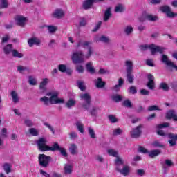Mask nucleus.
<instances>
[{
	"instance_id": "f257e3e1",
	"label": "nucleus",
	"mask_w": 177,
	"mask_h": 177,
	"mask_svg": "<svg viewBox=\"0 0 177 177\" xmlns=\"http://www.w3.org/2000/svg\"><path fill=\"white\" fill-rule=\"evenodd\" d=\"M91 45H92L91 41L80 40L77 42L76 45L77 48H83V49L87 48L88 52L86 55H84V52H82V50L74 52L72 54L71 59L72 62L75 63V64H77L78 63H84L85 59H89V57L92 56V53H93V49L92 48V46H91Z\"/></svg>"
},
{
	"instance_id": "f03ea898",
	"label": "nucleus",
	"mask_w": 177,
	"mask_h": 177,
	"mask_svg": "<svg viewBox=\"0 0 177 177\" xmlns=\"http://www.w3.org/2000/svg\"><path fill=\"white\" fill-rule=\"evenodd\" d=\"M115 164L116 166V171L119 172L121 175H123V176H128L131 174V167L129 165H127L124 164V161L120 158H118L115 160ZM123 165L122 167H121Z\"/></svg>"
},
{
	"instance_id": "7ed1b4c3",
	"label": "nucleus",
	"mask_w": 177,
	"mask_h": 177,
	"mask_svg": "<svg viewBox=\"0 0 177 177\" xmlns=\"http://www.w3.org/2000/svg\"><path fill=\"white\" fill-rule=\"evenodd\" d=\"M140 49L142 52H145V50H147V49H149L151 55H157V53L162 54L164 53V52H165V48L154 44L142 45L140 46Z\"/></svg>"
},
{
	"instance_id": "20e7f679",
	"label": "nucleus",
	"mask_w": 177,
	"mask_h": 177,
	"mask_svg": "<svg viewBox=\"0 0 177 177\" xmlns=\"http://www.w3.org/2000/svg\"><path fill=\"white\" fill-rule=\"evenodd\" d=\"M37 145L40 151H53L58 148L57 143H55L52 147L46 145V139L41 138L37 141Z\"/></svg>"
},
{
	"instance_id": "39448f33",
	"label": "nucleus",
	"mask_w": 177,
	"mask_h": 177,
	"mask_svg": "<svg viewBox=\"0 0 177 177\" xmlns=\"http://www.w3.org/2000/svg\"><path fill=\"white\" fill-rule=\"evenodd\" d=\"M46 96L50 97V103L51 104H64V99L59 98V92L57 91H50L46 94Z\"/></svg>"
},
{
	"instance_id": "423d86ee",
	"label": "nucleus",
	"mask_w": 177,
	"mask_h": 177,
	"mask_svg": "<svg viewBox=\"0 0 177 177\" xmlns=\"http://www.w3.org/2000/svg\"><path fill=\"white\" fill-rule=\"evenodd\" d=\"M80 99L83 102L82 104V107L84 108L85 110H88L89 107H91V100L92 99L91 94L88 93H81L80 95Z\"/></svg>"
},
{
	"instance_id": "0eeeda50",
	"label": "nucleus",
	"mask_w": 177,
	"mask_h": 177,
	"mask_svg": "<svg viewBox=\"0 0 177 177\" xmlns=\"http://www.w3.org/2000/svg\"><path fill=\"white\" fill-rule=\"evenodd\" d=\"M38 159H39V165H41L44 168H46V167L49 165V162H50V160H52L50 156H48L45 154H39Z\"/></svg>"
},
{
	"instance_id": "6e6552de",
	"label": "nucleus",
	"mask_w": 177,
	"mask_h": 177,
	"mask_svg": "<svg viewBox=\"0 0 177 177\" xmlns=\"http://www.w3.org/2000/svg\"><path fill=\"white\" fill-rule=\"evenodd\" d=\"M160 10L164 13H166L167 17L172 18L175 17V16H177V13L172 12V11H171V8L167 6L161 7Z\"/></svg>"
},
{
	"instance_id": "1a4fd4ad",
	"label": "nucleus",
	"mask_w": 177,
	"mask_h": 177,
	"mask_svg": "<svg viewBox=\"0 0 177 177\" xmlns=\"http://www.w3.org/2000/svg\"><path fill=\"white\" fill-rule=\"evenodd\" d=\"M148 82L147 84V88L151 91H153L156 88V83H154V76L151 74L147 75Z\"/></svg>"
},
{
	"instance_id": "9d476101",
	"label": "nucleus",
	"mask_w": 177,
	"mask_h": 177,
	"mask_svg": "<svg viewBox=\"0 0 177 177\" xmlns=\"http://www.w3.org/2000/svg\"><path fill=\"white\" fill-rule=\"evenodd\" d=\"M63 171L65 175H71L74 171V165L71 163H66L64 165Z\"/></svg>"
},
{
	"instance_id": "9b49d317",
	"label": "nucleus",
	"mask_w": 177,
	"mask_h": 177,
	"mask_svg": "<svg viewBox=\"0 0 177 177\" xmlns=\"http://www.w3.org/2000/svg\"><path fill=\"white\" fill-rule=\"evenodd\" d=\"M50 81V80L48 78H44L42 80L39 84L40 93H45V92H46V85L49 84Z\"/></svg>"
},
{
	"instance_id": "f8f14e48",
	"label": "nucleus",
	"mask_w": 177,
	"mask_h": 177,
	"mask_svg": "<svg viewBox=\"0 0 177 177\" xmlns=\"http://www.w3.org/2000/svg\"><path fill=\"white\" fill-rule=\"evenodd\" d=\"M142 128H143V125L140 124L136 127L135 129H133L131 131V135L132 138H139L140 136V134L142 133Z\"/></svg>"
},
{
	"instance_id": "ddd939ff",
	"label": "nucleus",
	"mask_w": 177,
	"mask_h": 177,
	"mask_svg": "<svg viewBox=\"0 0 177 177\" xmlns=\"http://www.w3.org/2000/svg\"><path fill=\"white\" fill-rule=\"evenodd\" d=\"M168 127H169V124L167 122L158 124L156 126V128H158V129L157 131V134L159 135L160 136H165V133H164V131L161 129H162V128H168Z\"/></svg>"
},
{
	"instance_id": "4468645a",
	"label": "nucleus",
	"mask_w": 177,
	"mask_h": 177,
	"mask_svg": "<svg viewBox=\"0 0 177 177\" xmlns=\"http://www.w3.org/2000/svg\"><path fill=\"white\" fill-rule=\"evenodd\" d=\"M143 16L145 19H143V18L141 17L140 21H145V20H149V21H157V20H158V17L151 14H145L143 15Z\"/></svg>"
},
{
	"instance_id": "2eb2a0df",
	"label": "nucleus",
	"mask_w": 177,
	"mask_h": 177,
	"mask_svg": "<svg viewBox=\"0 0 177 177\" xmlns=\"http://www.w3.org/2000/svg\"><path fill=\"white\" fill-rule=\"evenodd\" d=\"M28 44L30 48H32L34 45L39 46V45L41 44V40L38 39V37H32L28 40Z\"/></svg>"
},
{
	"instance_id": "dca6fc26",
	"label": "nucleus",
	"mask_w": 177,
	"mask_h": 177,
	"mask_svg": "<svg viewBox=\"0 0 177 177\" xmlns=\"http://www.w3.org/2000/svg\"><path fill=\"white\" fill-rule=\"evenodd\" d=\"M15 21L18 26H23L27 21V18L23 15H17L15 17Z\"/></svg>"
},
{
	"instance_id": "f3484780",
	"label": "nucleus",
	"mask_w": 177,
	"mask_h": 177,
	"mask_svg": "<svg viewBox=\"0 0 177 177\" xmlns=\"http://www.w3.org/2000/svg\"><path fill=\"white\" fill-rule=\"evenodd\" d=\"M94 41L95 42H104L105 44H107L108 42H109L110 39H109V37L105 36L97 35L94 37Z\"/></svg>"
},
{
	"instance_id": "a211bd4d",
	"label": "nucleus",
	"mask_w": 177,
	"mask_h": 177,
	"mask_svg": "<svg viewBox=\"0 0 177 177\" xmlns=\"http://www.w3.org/2000/svg\"><path fill=\"white\" fill-rule=\"evenodd\" d=\"M53 16L56 19H61V17L64 16V11L60 8H57L53 12Z\"/></svg>"
},
{
	"instance_id": "6ab92c4d",
	"label": "nucleus",
	"mask_w": 177,
	"mask_h": 177,
	"mask_svg": "<svg viewBox=\"0 0 177 177\" xmlns=\"http://www.w3.org/2000/svg\"><path fill=\"white\" fill-rule=\"evenodd\" d=\"M10 96L12 99L13 103H19L20 100V97H19V93L16 91H12L10 92Z\"/></svg>"
},
{
	"instance_id": "aec40b11",
	"label": "nucleus",
	"mask_w": 177,
	"mask_h": 177,
	"mask_svg": "<svg viewBox=\"0 0 177 177\" xmlns=\"http://www.w3.org/2000/svg\"><path fill=\"white\" fill-rule=\"evenodd\" d=\"M168 138H169V143L170 146H175L176 145V140H177V135L176 134H173V133H169L168 135Z\"/></svg>"
},
{
	"instance_id": "412c9836",
	"label": "nucleus",
	"mask_w": 177,
	"mask_h": 177,
	"mask_svg": "<svg viewBox=\"0 0 177 177\" xmlns=\"http://www.w3.org/2000/svg\"><path fill=\"white\" fill-rule=\"evenodd\" d=\"M127 73H132L133 70V62L129 59L125 61Z\"/></svg>"
},
{
	"instance_id": "4be33fe9",
	"label": "nucleus",
	"mask_w": 177,
	"mask_h": 177,
	"mask_svg": "<svg viewBox=\"0 0 177 177\" xmlns=\"http://www.w3.org/2000/svg\"><path fill=\"white\" fill-rule=\"evenodd\" d=\"M166 118L177 121V114L175 113V111H169L166 114Z\"/></svg>"
},
{
	"instance_id": "5701e85b",
	"label": "nucleus",
	"mask_w": 177,
	"mask_h": 177,
	"mask_svg": "<svg viewBox=\"0 0 177 177\" xmlns=\"http://www.w3.org/2000/svg\"><path fill=\"white\" fill-rule=\"evenodd\" d=\"M86 68L88 73H90V74H95V68L93 67V63L88 62L86 64Z\"/></svg>"
},
{
	"instance_id": "b1692460",
	"label": "nucleus",
	"mask_w": 177,
	"mask_h": 177,
	"mask_svg": "<svg viewBox=\"0 0 177 177\" xmlns=\"http://www.w3.org/2000/svg\"><path fill=\"white\" fill-rule=\"evenodd\" d=\"M174 167V162L169 159H166L162 163V167L165 169L167 168H171Z\"/></svg>"
},
{
	"instance_id": "393cba45",
	"label": "nucleus",
	"mask_w": 177,
	"mask_h": 177,
	"mask_svg": "<svg viewBox=\"0 0 177 177\" xmlns=\"http://www.w3.org/2000/svg\"><path fill=\"white\" fill-rule=\"evenodd\" d=\"M111 17V8H108L104 12L103 20L104 21H109V19Z\"/></svg>"
},
{
	"instance_id": "a878e982",
	"label": "nucleus",
	"mask_w": 177,
	"mask_h": 177,
	"mask_svg": "<svg viewBox=\"0 0 177 177\" xmlns=\"http://www.w3.org/2000/svg\"><path fill=\"white\" fill-rule=\"evenodd\" d=\"M69 151L71 154L75 155L78 153V149L77 147V145L71 144L69 147Z\"/></svg>"
},
{
	"instance_id": "bb28decb",
	"label": "nucleus",
	"mask_w": 177,
	"mask_h": 177,
	"mask_svg": "<svg viewBox=\"0 0 177 177\" xmlns=\"http://www.w3.org/2000/svg\"><path fill=\"white\" fill-rule=\"evenodd\" d=\"M148 153H149V156L151 157V158H153V157H157V156H160V154H161V150L155 149Z\"/></svg>"
},
{
	"instance_id": "cd10ccee",
	"label": "nucleus",
	"mask_w": 177,
	"mask_h": 177,
	"mask_svg": "<svg viewBox=\"0 0 177 177\" xmlns=\"http://www.w3.org/2000/svg\"><path fill=\"white\" fill-rule=\"evenodd\" d=\"M123 84H124V80H122V78H120L118 80V84H116L114 86L113 91H115V92H118V91L121 89V86H122Z\"/></svg>"
},
{
	"instance_id": "c85d7f7f",
	"label": "nucleus",
	"mask_w": 177,
	"mask_h": 177,
	"mask_svg": "<svg viewBox=\"0 0 177 177\" xmlns=\"http://www.w3.org/2000/svg\"><path fill=\"white\" fill-rule=\"evenodd\" d=\"M124 32L126 35H131V33L133 32V27L131 25L126 26L124 28Z\"/></svg>"
},
{
	"instance_id": "c756f323",
	"label": "nucleus",
	"mask_w": 177,
	"mask_h": 177,
	"mask_svg": "<svg viewBox=\"0 0 177 177\" xmlns=\"http://www.w3.org/2000/svg\"><path fill=\"white\" fill-rule=\"evenodd\" d=\"M13 50L14 49L12 44H8L3 48V52L6 55H9V53H10L11 52L12 53Z\"/></svg>"
},
{
	"instance_id": "7c9ffc66",
	"label": "nucleus",
	"mask_w": 177,
	"mask_h": 177,
	"mask_svg": "<svg viewBox=\"0 0 177 177\" xmlns=\"http://www.w3.org/2000/svg\"><path fill=\"white\" fill-rule=\"evenodd\" d=\"M87 131L91 139H96V133H95V129H93V128L89 127L87 128Z\"/></svg>"
},
{
	"instance_id": "2f4dec72",
	"label": "nucleus",
	"mask_w": 177,
	"mask_h": 177,
	"mask_svg": "<svg viewBox=\"0 0 177 177\" xmlns=\"http://www.w3.org/2000/svg\"><path fill=\"white\" fill-rule=\"evenodd\" d=\"M57 146L58 148L54 149L53 151H60V153H61L62 156H63V157H67V152L66 151V149L60 147V146H59V144H57Z\"/></svg>"
},
{
	"instance_id": "473e14b6",
	"label": "nucleus",
	"mask_w": 177,
	"mask_h": 177,
	"mask_svg": "<svg viewBox=\"0 0 177 177\" xmlns=\"http://www.w3.org/2000/svg\"><path fill=\"white\" fill-rule=\"evenodd\" d=\"M93 3V0H86L83 3L84 9H90V8H92Z\"/></svg>"
},
{
	"instance_id": "72a5a7b5",
	"label": "nucleus",
	"mask_w": 177,
	"mask_h": 177,
	"mask_svg": "<svg viewBox=\"0 0 177 177\" xmlns=\"http://www.w3.org/2000/svg\"><path fill=\"white\" fill-rule=\"evenodd\" d=\"M66 106L68 109H71V107H74L75 106V100L69 99L66 103Z\"/></svg>"
},
{
	"instance_id": "f704fd0d",
	"label": "nucleus",
	"mask_w": 177,
	"mask_h": 177,
	"mask_svg": "<svg viewBox=\"0 0 177 177\" xmlns=\"http://www.w3.org/2000/svg\"><path fill=\"white\" fill-rule=\"evenodd\" d=\"M47 29L50 34H55L57 31V27L52 25L47 26Z\"/></svg>"
},
{
	"instance_id": "c9c22d12",
	"label": "nucleus",
	"mask_w": 177,
	"mask_h": 177,
	"mask_svg": "<svg viewBox=\"0 0 177 177\" xmlns=\"http://www.w3.org/2000/svg\"><path fill=\"white\" fill-rule=\"evenodd\" d=\"M124 10H125V6H124L122 4H118L115 8V12L116 13L124 12Z\"/></svg>"
},
{
	"instance_id": "e433bc0d",
	"label": "nucleus",
	"mask_w": 177,
	"mask_h": 177,
	"mask_svg": "<svg viewBox=\"0 0 177 177\" xmlns=\"http://www.w3.org/2000/svg\"><path fill=\"white\" fill-rule=\"evenodd\" d=\"M107 153L109 156H112V157H116L118 158V152H117V151L113 149H109L107 150Z\"/></svg>"
},
{
	"instance_id": "4c0bfd02",
	"label": "nucleus",
	"mask_w": 177,
	"mask_h": 177,
	"mask_svg": "<svg viewBox=\"0 0 177 177\" xmlns=\"http://www.w3.org/2000/svg\"><path fill=\"white\" fill-rule=\"evenodd\" d=\"M9 6L8 0H0V9H6Z\"/></svg>"
},
{
	"instance_id": "58836bf2",
	"label": "nucleus",
	"mask_w": 177,
	"mask_h": 177,
	"mask_svg": "<svg viewBox=\"0 0 177 177\" xmlns=\"http://www.w3.org/2000/svg\"><path fill=\"white\" fill-rule=\"evenodd\" d=\"M77 86L80 91H85L86 89V87L85 86V82L82 80L77 81Z\"/></svg>"
},
{
	"instance_id": "ea45409f",
	"label": "nucleus",
	"mask_w": 177,
	"mask_h": 177,
	"mask_svg": "<svg viewBox=\"0 0 177 177\" xmlns=\"http://www.w3.org/2000/svg\"><path fill=\"white\" fill-rule=\"evenodd\" d=\"M17 71L22 74V73H24V71H28V68L26 66L19 65L18 66H17Z\"/></svg>"
},
{
	"instance_id": "a19ab883",
	"label": "nucleus",
	"mask_w": 177,
	"mask_h": 177,
	"mask_svg": "<svg viewBox=\"0 0 177 177\" xmlns=\"http://www.w3.org/2000/svg\"><path fill=\"white\" fill-rule=\"evenodd\" d=\"M12 56L13 57H17L18 59H21L23 57L24 55L23 53H19L17 50H12Z\"/></svg>"
},
{
	"instance_id": "79ce46f5",
	"label": "nucleus",
	"mask_w": 177,
	"mask_h": 177,
	"mask_svg": "<svg viewBox=\"0 0 177 177\" xmlns=\"http://www.w3.org/2000/svg\"><path fill=\"white\" fill-rule=\"evenodd\" d=\"M29 133H30L32 136H38L39 131L35 128H30L29 129Z\"/></svg>"
},
{
	"instance_id": "37998d69",
	"label": "nucleus",
	"mask_w": 177,
	"mask_h": 177,
	"mask_svg": "<svg viewBox=\"0 0 177 177\" xmlns=\"http://www.w3.org/2000/svg\"><path fill=\"white\" fill-rule=\"evenodd\" d=\"M28 82H29L30 85L35 86L37 84V78H35L32 76H29L28 77Z\"/></svg>"
},
{
	"instance_id": "c03bdc74",
	"label": "nucleus",
	"mask_w": 177,
	"mask_h": 177,
	"mask_svg": "<svg viewBox=\"0 0 177 177\" xmlns=\"http://www.w3.org/2000/svg\"><path fill=\"white\" fill-rule=\"evenodd\" d=\"M108 118L111 124H115V122H118V118H117L114 115H108Z\"/></svg>"
},
{
	"instance_id": "a18cd8bd",
	"label": "nucleus",
	"mask_w": 177,
	"mask_h": 177,
	"mask_svg": "<svg viewBox=\"0 0 177 177\" xmlns=\"http://www.w3.org/2000/svg\"><path fill=\"white\" fill-rule=\"evenodd\" d=\"M76 127L80 133H84V124L81 122H77L76 123Z\"/></svg>"
},
{
	"instance_id": "49530a36",
	"label": "nucleus",
	"mask_w": 177,
	"mask_h": 177,
	"mask_svg": "<svg viewBox=\"0 0 177 177\" xmlns=\"http://www.w3.org/2000/svg\"><path fill=\"white\" fill-rule=\"evenodd\" d=\"M97 88H103L104 86V82L102 81V78L99 77L96 81Z\"/></svg>"
},
{
	"instance_id": "de8ad7c7",
	"label": "nucleus",
	"mask_w": 177,
	"mask_h": 177,
	"mask_svg": "<svg viewBox=\"0 0 177 177\" xmlns=\"http://www.w3.org/2000/svg\"><path fill=\"white\" fill-rule=\"evenodd\" d=\"M112 100H113V102H121L122 100V97L120 95H114L111 97Z\"/></svg>"
},
{
	"instance_id": "09e8293b",
	"label": "nucleus",
	"mask_w": 177,
	"mask_h": 177,
	"mask_svg": "<svg viewBox=\"0 0 177 177\" xmlns=\"http://www.w3.org/2000/svg\"><path fill=\"white\" fill-rule=\"evenodd\" d=\"M40 102H41L42 103H44V104H45V106H48V104H49L50 103V98H48L46 96H44L43 97H41L39 99Z\"/></svg>"
},
{
	"instance_id": "8fccbe9b",
	"label": "nucleus",
	"mask_w": 177,
	"mask_h": 177,
	"mask_svg": "<svg viewBox=\"0 0 177 177\" xmlns=\"http://www.w3.org/2000/svg\"><path fill=\"white\" fill-rule=\"evenodd\" d=\"M3 169L6 172V174H9L11 172V168H10V164H8V163H6L3 165Z\"/></svg>"
},
{
	"instance_id": "3c124183",
	"label": "nucleus",
	"mask_w": 177,
	"mask_h": 177,
	"mask_svg": "<svg viewBox=\"0 0 177 177\" xmlns=\"http://www.w3.org/2000/svg\"><path fill=\"white\" fill-rule=\"evenodd\" d=\"M127 80L130 84L133 82V75H132V72H127Z\"/></svg>"
},
{
	"instance_id": "603ef678",
	"label": "nucleus",
	"mask_w": 177,
	"mask_h": 177,
	"mask_svg": "<svg viewBox=\"0 0 177 177\" xmlns=\"http://www.w3.org/2000/svg\"><path fill=\"white\" fill-rule=\"evenodd\" d=\"M58 69L61 73H66V71H67V66L65 64H59Z\"/></svg>"
},
{
	"instance_id": "864d4df0",
	"label": "nucleus",
	"mask_w": 177,
	"mask_h": 177,
	"mask_svg": "<svg viewBox=\"0 0 177 177\" xmlns=\"http://www.w3.org/2000/svg\"><path fill=\"white\" fill-rule=\"evenodd\" d=\"M152 146H153V147H164V144L158 140H156L152 143Z\"/></svg>"
},
{
	"instance_id": "5fc2aeb1",
	"label": "nucleus",
	"mask_w": 177,
	"mask_h": 177,
	"mask_svg": "<svg viewBox=\"0 0 177 177\" xmlns=\"http://www.w3.org/2000/svg\"><path fill=\"white\" fill-rule=\"evenodd\" d=\"M121 133H122V129H121L120 128H116V129H113V135H114L115 136L121 135Z\"/></svg>"
},
{
	"instance_id": "6e6d98bb",
	"label": "nucleus",
	"mask_w": 177,
	"mask_h": 177,
	"mask_svg": "<svg viewBox=\"0 0 177 177\" xmlns=\"http://www.w3.org/2000/svg\"><path fill=\"white\" fill-rule=\"evenodd\" d=\"M145 174H146V171L143 169H138L136 171V175H138V176H145Z\"/></svg>"
},
{
	"instance_id": "4d7b16f0",
	"label": "nucleus",
	"mask_w": 177,
	"mask_h": 177,
	"mask_svg": "<svg viewBox=\"0 0 177 177\" xmlns=\"http://www.w3.org/2000/svg\"><path fill=\"white\" fill-rule=\"evenodd\" d=\"M123 106H125V107H132V103L129 100H126L123 102Z\"/></svg>"
},
{
	"instance_id": "13d9d810",
	"label": "nucleus",
	"mask_w": 177,
	"mask_h": 177,
	"mask_svg": "<svg viewBox=\"0 0 177 177\" xmlns=\"http://www.w3.org/2000/svg\"><path fill=\"white\" fill-rule=\"evenodd\" d=\"M70 139H77L78 138V134L75 131H71L69 133Z\"/></svg>"
},
{
	"instance_id": "bf43d9fd",
	"label": "nucleus",
	"mask_w": 177,
	"mask_h": 177,
	"mask_svg": "<svg viewBox=\"0 0 177 177\" xmlns=\"http://www.w3.org/2000/svg\"><path fill=\"white\" fill-rule=\"evenodd\" d=\"M160 88H161V89H163V91H169V87L168 86V84H167L165 83H162L160 84Z\"/></svg>"
},
{
	"instance_id": "052dcab7",
	"label": "nucleus",
	"mask_w": 177,
	"mask_h": 177,
	"mask_svg": "<svg viewBox=\"0 0 177 177\" xmlns=\"http://www.w3.org/2000/svg\"><path fill=\"white\" fill-rule=\"evenodd\" d=\"M155 110H161L158 108V106H156V105H153L149 107H148V111H154Z\"/></svg>"
},
{
	"instance_id": "680f3d73",
	"label": "nucleus",
	"mask_w": 177,
	"mask_h": 177,
	"mask_svg": "<svg viewBox=\"0 0 177 177\" xmlns=\"http://www.w3.org/2000/svg\"><path fill=\"white\" fill-rule=\"evenodd\" d=\"M9 39H10V37H9V35H6L2 38V44H6V42H8V41H9Z\"/></svg>"
},
{
	"instance_id": "e2e57ef3",
	"label": "nucleus",
	"mask_w": 177,
	"mask_h": 177,
	"mask_svg": "<svg viewBox=\"0 0 177 177\" xmlns=\"http://www.w3.org/2000/svg\"><path fill=\"white\" fill-rule=\"evenodd\" d=\"M95 160H96V161H98L99 162H103L104 159L103 158V156H102L100 155H97L95 156Z\"/></svg>"
},
{
	"instance_id": "0e129e2a",
	"label": "nucleus",
	"mask_w": 177,
	"mask_h": 177,
	"mask_svg": "<svg viewBox=\"0 0 177 177\" xmlns=\"http://www.w3.org/2000/svg\"><path fill=\"white\" fill-rule=\"evenodd\" d=\"M138 151H140V153H143L144 154H146V153H149L147 149H146V148L143 147H140Z\"/></svg>"
},
{
	"instance_id": "69168bd1",
	"label": "nucleus",
	"mask_w": 177,
	"mask_h": 177,
	"mask_svg": "<svg viewBox=\"0 0 177 177\" xmlns=\"http://www.w3.org/2000/svg\"><path fill=\"white\" fill-rule=\"evenodd\" d=\"M76 70L77 71H78V73H84V66H82V65H77L76 67Z\"/></svg>"
},
{
	"instance_id": "338daca9",
	"label": "nucleus",
	"mask_w": 177,
	"mask_h": 177,
	"mask_svg": "<svg viewBox=\"0 0 177 177\" xmlns=\"http://www.w3.org/2000/svg\"><path fill=\"white\" fill-rule=\"evenodd\" d=\"M24 122L26 127H32V125H34L32 122L30 120H26Z\"/></svg>"
},
{
	"instance_id": "774afa93",
	"label": "nucleus",
	"mask_w": 177,
	"mask_h": 177,
	"mask_svg": "<svg viewBox=\"0 0 177 177\" xmlns=\"http://www.w3.org/2000/svg\"><path fill=\"white\" fill-rule=\"evenodd\" d=\"M146 63L147 66H150V67H154V63L153 62V59H147Z\"/></svg>"
}]
</instances>
